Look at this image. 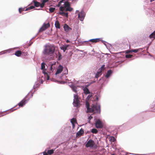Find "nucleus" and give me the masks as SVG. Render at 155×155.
<instances>
[{"mask_svg":"<svg viewBox=\"0 0 155 155\" xmlns=\"http://www.w3.org/2000/svg\"><path fill=\"white\" fill-rule=\"evenodd\" d=\"M85 104L87 112L100 114L101 106L99 104L96 103L95 104H92L91 107H90L89 103L88 102H86Z\"/></svg>","mask_w":155,"mask_h":155,"instance_id":"nucleus-1","label":"nucleus"},{"mask_svg":"<svg viewBox=\"0 0 155 155\" xmlns=\"http://www.w3.org/2000/svg\"><path fill=\"white\" fill-rule=\"evenodd\" d=\"M31 91H30V92H29V93H28V95L31 92Z\"/></svg>","mask_w":155,"mask_h":155,"instance_id":"nucleus-60","label":"nucleus"},{"mask_svg":"<svg viewBox=\"0 0 155 155\" xmlns=\"http://www.w3.org/2000/svg\"><path fill=\"white\" fill-rule=\"evenodd\" d=\"M38 155H43L42 154V153H39V154H38Z\"/></svg>","mask_w":155,"mask_h":155,"instance_id":"nucleus-56","label":"nucleus"},{"mask_svg":"<svg viewBox=\"0 0 155 155\" xmlns=\"http://www.w3.org/2000/svg\"><path fill=\"white\" fill-rule=\"evenodd\" d=\"M78 0H72V2L73 3H76Z\"/></svg>","mask_w":155,"mask_h":155,"instance_id":"nucleus-48","label":"nucleus"},{"mask_svg":"<svg viewBox=\"0 0 155 155\" xmlns=\"http://www.w3.org/2000/svg\"><path fill=\"white\" fill-rule=\"evenodd\" d=\"M102 42L103 43V44H104L106 46V45H106V43H107V42L106 41H103H103H102Z\"/></svg>","mask_w":155,"mask_h":155,"instance_id":"nucleus-52","label":"nucleus"},{"mask_svg":"<svg viewBox=\"0 0 155 155\" xmlns=\"http://www.w3.org/2000/svg\"><path fill=\"white\" fill-rule=\"evenodd\" d=\"M149 37L153 40L155 39V30L150 35Z\"/></svg>","mask_w":155,"mask_h":155,"instance_id":"nucleus-21","label":"nucleus"},{"mask_svg":"<svg viewBox=\"0 0 155 155\" xmlns=\"http://www.w3.org/2000/svg\"><path fill=\"white\" fill-rule=\"evenodd\" d=\"M71 122L72 124H73L76 122V120L74 118H73L71 119Z\"/></svg>","mask_w":155,"mask_h":155,"instance_id":"nucleus-37","label":"nucleus"},{"mask_svg":"<svg viewBox=\"0 0 155 155\" xmlns=\"http://www.w3.org/2000/svg\"><path fill=\"white\" fill-rule=\"evenodd\" d=\"M21 53L20 51H16L15 53V55L18 57H19L21 56Z\"/></svg>","mask_w":155,"mask_h":155,"instance_id":"nucleus-26","label":"nucleus"},{"mask_svg":"<svg viewBox=\"0 0 155 155\" xmlns=\"http://www.w3.org/2000/svg\"><path fill=\"white\" fill-rule=\"evenodd\" d=\"M4 51H5V52H6V53L8 52V53H10V51L9 50H4Z\"/></svg>","mask_w":155,"mask_h":155,"instance_id":"nucleus-49","label":"nucleus"},{"mask_svg":"<svg viewBox=\"0 0 155 155\" xmlns=\"http://www.w3.org/2000/svg\"><path fill=\"white\" fill-rule=\"evenodd\" d=\"M41 9H42V8H40L36 9V10H41Z\"/></svg>","mask_w":155,"mask_h":155,"instance_id":"nucleus-55","label":"nucleus"},{"mask_svg":"<svg viewBox=\"0 0 155 155\" xmlns=\"http://www.w3.org/2000/svg\"><path fill=\"white\" fill-rule=\"evenodd\" d=\"M39 86V83H38V82H36L35 83V84L33 86V88H34V89H35V88L38 87Z\"/></svg>","mask_w":155,"mask_h":155,"instance_id":"nucleus-34","label":"nucleus"},{"mask_svg":"<svg viewBox=\"0 0 155 155\" xmlns=\"http://www.w3.org/2000/svg\"><path fill=\"white\" fill-rule=\"evenodd\" d=\"M69 86L71 88L74 92H76L77 87L74 85L73 83L71 82L69 83Z\"/></svg>","mask_w":155,"mask_h":155,"instance_id":"nucleus-13","label":"nucleus"},{"mask_svg":"<svg viewBox=\"0 0 155 155\" xmlns=\"http://www.w3.org/2000/svg\"><path fill=\"white\" fill-rule=\"evenodd\" d=\"M76 12H78L79 11H78V10H77Z\"/></svg>","mask_w":155,"mask_h":155,"instance_id":"nucleus-63","label":"nucleus"},{"mask_svg":"<svg viewBox=\"0 0 155 155\" xmlns=\"http://www.w3.org/2000/svg\"><path fill=\"white\" fill-rule=\"evenodd\" d=\"M62 55L60 53H59L58 54V59L59 61L62 59Z\"/></svg>","mask_w":155,"mask_h":155,"instance_id":"nucleus-40","label":"nucleus"},{"mask_svg":"<svg viewBox=\"0 0 155 155\" xmlns=\"http://www.w3.org/2000/svg\"><path fill=\"white\" fill-rule=\"evenodd\" d=\"M91 132L93 134H97L98 132V131L96 129L93 128L91 129Z\"/></svg>","mask_w":155,"mask_h":155,"instance_id":"nucleus-32","label":"nucleus"},{"mask_svg":"<svg viewBox=\"0 0 155 155\" xmlns=\"http://www.w3.org/2000/svg\"><path fill=\"white\" fill-rule=\"evenodd\" d=\"M45 68V64L44 62H42L41 64V69L43 70V71H45L44 70Z\"/></svg>","mask_w":155,"mask_h":155,"instance_id":"nucleus-31","label":"nucleus"},{"mask_svg":"<svg viewBox=\"0 0 155 155\" xmlns=\"http://www.w3.org/2000/svg\"><path fill=\"white\" fill-rule=\"evenodd\" d=\"M117 153V155H127V154L123 151L120 148H117V147L115 149V153Z\"/></svg>","mask_w":155,"mask_h":155,"instance_id":"nucleus-8","label":"nucleus"},{"mask_svg":"<svg viewBox=\"0 0 155 155\" xmlns=\"http://www.w3.org/2000/svg\"><path fill=\"white\" fill-rule=\"evenodd\" d=\"M74 98L73 105L74 107H77L78 106L79 104V101L78 96L76 94H74Z\"/></svg>","mask_w":155,"mask_h":155,"instance_id":"nucleus-6","label":"nucleus"},{"mask_svg":"<svg viewBox=\"0 0 155 155\" xmlns=\"http://www.w3.org/2000/svg\"><path fill=\"white\" fill-rule=\"evenodd\" d=\"M88 94L89 95L87 96L86 98V100H88L93 96V94L92 93H90V94Z\"/></svg>","mask_w":155,"mask_h":155,"instance_id":"nucleus-33","label":"nucleus"},{"mask_svg":"<svg viewBox=\"0 0 155 155\" xmlns=\"http://www.w3.org/2000/svg\"><path fill=\"white\" fill-rule=\"evenodd\" d=\"M24 10V9L23 8H19V12L20 13H21V12Z\"/></svg>","mask_w":155,"mask_h":155,"instance_id":"nucleus-43","label":"nucleus"},{"mask_svg":"<svg viewBox=\"0 0 155 155\" xmlns=\"http://www.w3.org/2000/svg\"><path fill=\"white\" fill-rule=\"evenodd\" d=\"M16 110V109H14V110H12V111H13V110Z\"/></svg>","mask_w":155,"mask_h":155,"instance_id":"nucleus-61","label":"nucleus"},{"mask_svg":"<svg viewBox=\"0 0 155 155\" xmlns=\"http://www.w3.org/2000/svg\"><path fill=\"white\" fill-rule=\"evenodd\" d=\"M109 140L111 142H114L115 141V137L113 136H111L109 138Z\"/></svg>","mask_w":155,"mask_h":155,"instance_id":"nucleus-30","label":"nucleus"},{"mask_svg":"<svg viewBox=\"0 0 155 155\" xmlns=\"http://www.w3.org/2000/svg\"><path fill=\"white\" fill-rule=\"evenodd\" d=\"M53 81H55L56 82L57 81L58 82V81H57V80H54ZM58 82H59V83H60V84H64V83H65V82L64 81H61V82L58 81Z\"/></svg>","mask_w":155,"mask_h":155,"instance_id":"nucleus-45","label":"nucleus"},{"mask_svg":"<svg viewBox=\"0 0 155 155\" xmlns=\"http://www.w3.org/2000/svg\"><path fill=\"white\" fill-rule=\"evenodd\" d=\"M85 14L83 10H81L80 12L78 14V18L80 20L82 21L85 17Z\"/></svg>","mask_w":155,"mask_h":155,"instance_id":"nucleus-7","label":"nucleus"},{"mask_svg":"<svg viewBox=\"0 0 155 155\" xmlns=\"http://www.w3.org/2000/svg\"><path fill=\"white\" fill-rule=\"evenodd\" d=\"M125 57L127 58H131L132 57V55L130 54H127L126 55Z\"/></svg>","mask_w":155,"mask_h":155,"instance_id":"nucleus-39","label":"nucleus"},{"mask_svg":"<svg viewBox=\"0 0 155 155\" xmlns=\"http://www.w3.org/2000/svg\"><path fill=\"white\" fill-rule=\"evenodd\" d=\"M95 126L97 128H101L103 127V125L101 121L99 120H97L95 123Z\"/></svg>","mask_w":155,"mask_h":155,"instance_id":"nucleus-11","label":"nucleus"},{"mask_svg":"<svg viewBox=\"0 0 155 155\" xmlns=\"http://www.w3.org/2000/svg\"><path fill=\"white\" fill-rule=\"evenodd\" d=\"M55 10V8L53 7H50L49 9V11L51 12H53Z\"/></svg>","mask_w":155,"mask_h":155,"instance_id":"nucleus-35","label":"nucleus"},{"mask_svg":"<svg viewBox=\"0 0 155 155\" xmlns=\"http://www.w3.org/2000/svg\"><path fill=\"white\" fill-rule=\"evenodd\" d=\"M34 8H35V6H30L29 8H26L25 11L27 10H29V9H32Z\"/></svg>","mask_w":155,"mask_h":155,"instance_id":"nucleus-41","label":"nucleus"},{"mask_svg":"<svg viewBox=\"0 0 155 155\" xmlns=\"http://www.w3.org/2000/svg\"><path fill=\"white\" fill-rule=\"evenodd\" d=\"M64 4H66L65 5L66 6L65 7L64 11L71 12L73 8L70 7V4L69 2L68 3H65Z\"/></svg>","mask_w":155,"mask_h":155,"instance_id":"nucleus-12","label":"nucleus"},{"mask_svg":"<svg viewBox=\"0 0 155 155\" xmlns=\"http://www.w3.org/2000/svg\"><path fill=\"white\" fill-rule=\"evenodd\" d=\"M55 48L53 45L48 44L44 46V49L42 53L44 55L51 56L54 53Z\"/></svg>","mask_w":155,"mask_h":155,"instance_id":"nucleus-2","label":"nucleus"},{"mask_svg":"<svg viewBox=\"0 0 155 155\" xmlns=\"http://www.w3.org/2000/svg\"><path fill=\"white\" fill-rule=\"evenodd\" d=\"M84 131L82 128H81L79 131H78L76 134V137L81 136L84 134Z\"/></svg>","mask_w":155,"mask_h":155,"instance_id":"nucleus-17","label":"nucleus"},{"mask_svg":"<svg viewBox=\"0 0 155 155\" xmlns=\"http://www.w3.org/2000/svg\"><path fill=\"white\" fill-rule=\"evenodd\" d=\"M63 67L61 65H60L57 69V71L55 74V75H57L60 73L63 70Z\"/></svg>","mask_w":155,"mask_h":155,"instance_id":"nucleus-14","label":"nucleus"},{"mask_svg":"<svg viewBox=\"0 0 155 155\" xmlns=\"http://www.w3.org/2000/svg\"><path fill=\"white\" fill-rule=\"evenodd\" d=\"M69 2H68L67 0H64V2H63V3H61V6L60 7V10L61 11H64L65 9V7L66 6L65 5H66L65 3H68Z\"/></svg>","mask_w":155,"mask_h":155,"instance_id":"nucleus-9","label":"nucleus"},{"mask_svg":"<svg viewBox=\"0 0 155 155\" xmlns=\"http://www.w3.org/2000/svg\"><path fill=\"white\" fill-rule=\"evenodd\" d=\"M82 44H84V43H86V44L88 45H91V43L90 41H89V40L87 41H81L80 42Z\"/></svg>","mask_w":155,"mask_h":155,"instance_id":"nucleus-28","label":"nucleus"},{"mask_svg":"<svg viewBox=\"0 0 155 155\" xmlns=\"http://www.w3.org/2000/svg\"><path fill=\"white\" fill-rule=\"evenodd\" d=\"M12 108H11L10 109V110H11V109H12Z\"/></svg>","mask_w":155,"mask_h":155,"instance_id":"nucleus-64","label":"nucleus"},{"mask_svg":"<svg viewBox=\"0 0 155 155\" xmlns=\"http://www.w3.org/2000/svg\"><path fill=\"white\" fill-rule=\"evenodd\" d=\"M102 74V71L101 70H100V69L99 70V71L95 74V78L97 79V80L98 78L101 76Z\"/></svg>","mask_w":155,"mask_h":155,"instance_id":"nucleus-16","label":"nucleus"},{"mask_svg":"<svg viewBox=\"0 0 155 155\" xmlns=\"http://www.w3.org/2000/svg\"><path fill=\"white\" fill-rule=\"evenodd\" d=\"M34 93H32L31 92V95L30 97L28 100H25V98L22 100L21 101H20L18 104L19 105L18 108L19 107H23L24 105H25V104L27 103V102L29 100V98H31L33 96V94Z\"/></svg>","mask_w":155,"mask_h":155,"instance_id":"nucleus-5","label":"nucleus"},{"mask_svg":"<svg viewBox=\"0 0 155 155\" xmlns=\"http://www.w3.org/2000/svg\"><path fill=\"white\" fill-rule=\"evenodd\" d=\"M112 155H117V154H112Z\"/></svg>","mask_w":155,"mask_h":155,"instance_id":"nucleus-59","label":"nucleus"},{"mask_svg":"<svg viewBox=\"0 0 155 155\" xmlns=\"http://www.w3.org/2000/svg\"><path fill=\"white\" fill-rule=\"evenodd\" d=\"M86 146L87 147H89L94 149H96L97 146L95 144L94 141L92 140H90L86 143Z\"/></svg>","mask_w":155,"mask_h":155,"instance_id":"nucleus-4","label":"nucleus"},{"mask_svg":"<svg viewBox=\"0 0 155 155\" xmlns=\"http://www.w3.org/2000/svg\"><path fill=\"white\" fill-rule=\"evenodd\" d=\"M64 14H65V12H59V14L62 16H64Z\"/></svg>","mask_w":155,"mask_h":155,"instance_id":"nucleus-46","label":"nucleus"},{"mask_svg":"<svg viewBox=\"0 0 155 155\" xmlns=\"http://www.w3.org/2000/svg\"><path fill=\"white\" fill-rule=\"evenodd\" d=\"M99 39L100 38H99L91 39L89 40V41H90L91 43V42L92 43H95L98 42Z\"/></svg>","mask_w":155,"mask_h":155,"instance_id":"nucleus-20","label":"nucleus"},{"mask_svg":"<svg viewBox=\"0 0 155 155\" xmlns=\"http://www.w3.org/2000/svg\"><path fill=\"white\" fill-rule=\"evenodd\" d=\"M45 28H44V27L42 26L39 29L38 32L36 34L35 36L33 37L32 39H33V38H35V37H36L38 35V34L40 32H42L43 31H44L45 30Z\"/></svg>","mask_w":155,"mask_h":155,"instance_id":"nucleus-18","label":"nucleus"},{"mask_svg":"<svg viewBox=\"0 0 155 155\" xmlns=\"http://www.w3.org/2000/svg\"><path fill=\"white\" fill-rule=\"evenodd\" d=\"M100 151H96L92 152L91 155H99Z\"/></svg>","mask_w":155,"mask_h":155,"instance_id":"nucleus-29","label":"nucleus"},{"mask_svg":"<svg viewBox=\"0 0 155 155\" xmlns=\"http://www.w3.org/2000/svg\"><path fill=\"white\" fill-rule=\"evenodd\" d=\"M142 49H143L142 48H139V49H132V50H130V52H134L135 53H136L139 51H140L141 50H142Z\"/></svg>","mask_w":155,"mask_h":155,"instance_id":"nucleus-24","label":"nucleus"},{"mask_svg":"<svg viewBox=\"0 0 155 155\" xmlns=\"http://www.w3.org/2000/svg\"><path fill=\"white\" fill-rule=\"evenodd\" d=\"M55 26L56 28L59 29L60 28V26L59 21H56L55 22Z\"/></svg>","mask_w":155,"mask_h":155,"instance_id":"nucleus-23","label":"nucleus"},{"mask_svg":"<svg viewBox=\"0 0 155 155\" xmlns=\"http://www.w3.org/2000/svg\"><path fill=\"white\" fill-rule=\"evenodd\" d=\"M101 80V78H100L99 79V81H100V80Z\"/></svg>","mask_w":155,"mask_h":155,"instance_id":"nucleus-62","label":"nucleus"},{"mask_svg":"<svg viewBox=\"0 0 155 155\" xmlns=\"http://www.w3.org/2000/svg\"><path fill=\"white\" fill-rule=\"evenodd\" d=\"M96 99H97V101H98V97H96Z\"/></svg>","mask_w":155,"mask_h":155,"instance_id":"nucleus-57","label":"nucleus"},{"mask_svg":"<svg viewBox=\"0 0 155 155\" xmlns=\"http://www.w3.org/2000/svg\"><path fill=\"white\" fill-rule=\"evenodd\" d=\"M48 0H43L42 2L45 4V3L48 2Z\"/></svg>","mask_w":155,"mask_h":155,"instance_id":"nucleus-50","label":"nucleus"},{"mask_svg":"<svg viewBox=\"0 0 155 155\" xmlns=\"http://www.w3.org/2000/svg\"><path fill=\"white\" fill-rule=\"evenodd\" d=\"M87 85L85 87H83V89L84 91V93L85 94H88L90 93L89 90L87 88Z\"/></svg>","mask_w":155,"mask_h":155,"instance_id":"nucleus-15","label":"nucleus"},{"mask_svg":"<svg viewBox=\"0 0 155 155\" xmlns=\"http://www.w3.org/2000/svg\"><path fill=\"white\" fill-rule=\"evenodd\" d=\"M45 4L43 2H42V3L41 4L40 3V6L41 8H43Z\"/></svg>","mask_w":155,"mask_h":155,"instance_id":"nucleus-42","label":"nucleus"},{"mask_svg":"<svg viewBox=\"0 0 155 155\" xmlns=\"http://www.w3.org/2000/svg\"><path fill=\"white\" fill-rule=\"evenodd\" d=\"M104 65H102L101 68V69L100 70H102V69L104 68Z\"/></svg>","mask_w":155,"mask_h":155,"instance_id":"nucleus-53","label":"nucleus"},{"mask_svg":"<svg viewBox=\"0 0 155 155\" xmlns=\"http://www.w3.org/2000/svg\"><path fill=\"white\" fill-rule=\"evenodd\" d=\"M155 0H150V2H152L153 1H155Z\"/></svg>","mask_w":155,"mask_h":155,"instance_id":"nucleus-58","label":"nucleus"},{"mask_svg":"<svg viewBox=\"0 0 155 155\" xmlns=\"http://www.w3.org/2000/svg\"><path fill=\"white\" fill-rule=\"evenodd\" d=\"M64 16H66V17H68V13H65V14H64Z\"/></svg>","mask_w":155,"mask_h":155,"instance_id":"nucleus-51","label":"nucleus"},{"mask_svg":"<svg viewBox=\"0 0 155 155\" xmlns=\"http://www.w3.org/2000/svg\"><path fill=\"white\" fill-rule=\"evenodd\" d=\"M93 118V117H92L91 115H90V116H89L88 117V122L89 123V122L90 121V120Z\"/></svg>","mask_w":155,"mask_h":155,"instance_id":"nucleus-44","label":"nucleus"},{"mask_svg":"<svg viewBox=\"0 0 155 155\" xmlns=\"http://www.w3.org/2000/svg\"><path fill=\"white\" fill-rule=\"evenodd\" d=\"M33 2L34 3L35 6L36 7H38L40 5V3L35 1V0H33Z\"/></svg>","mask_w":155,"mask_h":155,"instance_id":"nucleus-25","label":"nucleus"},{"mask_svg":"<svg viewBox=\"0 0 155 155\" xmlns=\"http://www.w3.org/2000/svg\"><path fill=\"white\" fill-rule=\"evenodd\" d=\"M66 42L67 43H69L70 42V41L68 40H67L66 41Z\"/></svg>","mask_w":155,"mask_h":155,"instance_id":"nucleus-54","label":"nucleus"},{"mask_svg":"<svg viewBox=\"0 0 155 155\" xmlns=\"http://www.w3.org/2000/svg\"><path fill=\"white\" fill-rule=\"evenodd\" d=\"M69 46V45H64L61 47L60 48L61 50H63L64 52L67 50Z\"/></svg>","mask_w":155,"mask_h":155,"instance_id":"nucleus-19","label":"nucleus"},{"mask_svg":"<svg viewBox=\"0 0 155 155\" xmlns=\"http://www.w3.org/2000/svg\"><path fill=\"white\" fill-rule=\"evenodd\" d=\"M64 30L65 31H66L68 30L70 28L67 25H66L64 26Z\"/></svg>","mask_w":155,"mask_h":155,"instance_id":"nucleus-38","label":"nucleus"},{"mask_svg":"<svg viewBox=\"0 0 155 155\" xmlns=\"http://www.w3.org/2000/svg\"><path fill=\"white\" fill-rule=\"evenodd\" d=\"M53 64H51L50 66V69L49 71H47V72H46L45 71H42V73L44 74L45 76H47V80H49L50 76L51 75H53V73L54 69L55 67H53Z\"/></svg>","mask_w":155,"mask_h":155,"instance_id":"nucleus-3","label":"nucleus"},{"mask_svg":"<svg viewBox=\"0 0 155 155\" xmlns=\"http://www.w3.org/2000/svg\"><path fill=\"white\" fill-rule=\"evenodd\" d=\"M56 148L53 149L51 150H48L46 152L45 151H44L43 152V155H51L52 154L54 151L55 150Z\"/></svg>","mask_w":155,"mask_h":155,"instance_id":"nucleus-10","label":"nucleus"},{"mask_svg":"<svg viewBox=\"0 0 155 155\" xmlns=\"http://www.w3.org/2000/svg\"><path fill=\"white\" fill-rule=\"evenodd\" d=\"M46 30L47 28H48V27L50 26V24L49 23H48L47 24H44L42 25Z\"/></svg>","mask_w":155,"mask_h":155,"instance_id":"nucleus-27","label":"nucleus"},{"mask_svg":"<svg viewBox=\"0 0 155 155\" xmlns=\"http://www.w3.org/2000/svg\"><path fill=\"white\" fill-rule=\"evenodd\" d=\"M64 0H61V1H60L58 5H57V6L58 7H60L61 6V3H63V2H64Z\"/></svg>","mask_w":155,"mask_h":155,"instance_id":"nucleus-36","label":"nucleus"},{"mask_svg":"<svg viewBox=\"0 0 155 155\" xmlns=\"http://www.w3.org/2000/svg\"><path fill=\"white\" fill-rule=\"evenodd\" d=\"M112 73V72L111 70H108L107 71V74L105 76V77L106 78H108L109 77H110V76L111 74Z\"/></svg>","mask_w":155,"mask_h":155,"instance_id":"nucleus-22","label":"nucleus"},{"mask_svg":"<svg viewBox=\"0 0 155 155\" xmlns=\"http://www.w3.org/2000/svg\"><path fill=\"white\" fill-rule=\"evenodd\" d=\"M6 53L4 51L0 52V55L5 54Z\"/></svg>","mask_w":155,"mask_h":155,"instance_id":"nucleus-47","label":"nucleus"}]
</instances>
